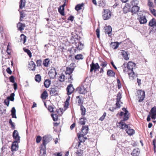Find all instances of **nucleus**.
I'll return each mask as SVG.
<instances>
[{"label":"nucleus","instance_id":"nucleus-11","mask_svg":"<svg viewBox=\"0 0 156 156\" xmlns=\"http://www.w3.org/2000/svg\"><path fill=\"white\" fill-rule=\"evenodd\" d=\"M13 136L15 140V141L20 142V137L17 130H15L14 131L13 133Z\"/></svg>","mask_w":156,"mask_h":156},{"label":"nucleus","instance_id":"nucleus-16","mask_svg":"<svg viewBox=\"0 0 156 156\" xmlns=\"http://www.w3.org/2000/svg\"><path fill=\"white\" fill-rule=\"evenodd\" d=\"M139 22L141 24H144L147 22V20L145 16H140V18H138Z\"/></svg>","mask_w":156,"mask_h":156},{"label":"nucleus","instance_id":"nucleus-51","mask_svg":"<svg viewBox=\"0 0 156 156\" xmlns=\"http://www.w3.org/2000/svg\"><path fill=\"white\" fill-rule=\"evenodd\" d=\"M65 76L63 75H61L59 77V80L61 82L64 81L65 78Z\"/></svg>","mask_w":156,"mask_h":156},{"label":"nucleus","instance_id":"nucleus-35","mask_svg":"<svg viewBox=\"0 0 156 156\" xmlns=\"http://www.w3.org/2000/svg\"><path fill=\"white\" fill-rule=\"evenodd\" d=\"M20 41L23 42V44H25L26 40V37L23 34H22L20 35Z\"/></svg>","mask_w":156,"mask_h":156},{"label":"nucleus","instance_id":"nucleus-6","mask_svg":"<svg viewBox=\"0 0 156 156\" xmlns=\"http://www.w3.org/2000/svg\"><path fill=\"white\" fill-rule=\"evenodd\" d=\"M87 89L83 86H80L76 88V90L80 94H85L87 93Z\"/></svg>","mask_w":156,"mask_h":156},{"label":"nucleus","instance_id":"nucleus-38","mask_svg":"<svg viewBox=\"0 0 156 156\" xmlns=\"http://www.w3.org/2000/svg\"><path fill=\"white\" fill-rule=\"evenodd\" d=\"M25 0H21L20 2V8L23 9L25 5Z\"/></svg>","mask_w":156,"mask_h":156},{"label":"nucleus","instance_id":"nucleus-63","mask_svg":"<svg viewBox=\"0 0 156 156\" xmlns=\"http://www.w3.org/2000/svg\"><path fill=\"white\" fill-rule=\"evenodd\" d=\"M107 63L106 62H102V63L101 64V66H102L103 67H106L107 65Z\"/></svg>","mask_w":156,"mask_h":156},{"label":"nucleus","instance_id":"nucleus-33","mask_svg":"<svg viewBox=\"0 0 156 156\" xmlns=\"http://www.w3.org/2000/svg\"><path fill=\"white\" fill-rule=\"evenodd\" d=\"M107 75L108 76L113 77L115 76V73L112 70L109 69L108 70Z\"/></svg>","mask_w":156,"mask_h":156},{"label":"nucleus","instance_id":"nucleus-8","mask_svg":"<svg viewBox=\"0 0 156 156\" xmlns=\"http://www.w3.org/2000/svg\"><path fill=\"white\" fill-rule=\"evenodd\" d=\"M48 75L50 79H53L55 78L57 75L55 69L53 68L51 69L48 72Z\"/></svg>","mask_w":156,"mask_h":156},{"label":"nucleus","instance_id":"nucleus-49","mask_svg":"<svg viewBox=\"0 0 156 156\" xmlns=\"http://www.w3.org/2000/svg\"><path fill=\"white\" fill-rule=\"evenodd\" d=\"M61 8H62V7H60V8L58 9V11L63 16L64 15V9L63 8V7H62V9H61Z\"/></svg>","mask_w":156,"mask_h":156},{"label":"nucleus","instance_id":"nucleus-13","mask_svg":"<svg viewBox=\"0 0 156 156\" xmlns=\"http://www.w3.org/2000/svg\"><path fill=\"white\" fill-rule=\"evenodd\" d=\"M135 63L131 62H129L127 64V68L128 71H131L133 70V69L135 67Z\"/></svg>","mask_w":156,"mask_h":156},{"label":"nucleus","instance_id":"nucleus-41","mask_svg":"<svg viewBox=\"0 0 156 156\" xmlns=\"http://www.w3.org/2000/svg\"><path fill=\"white\" fill-rule=\"evenodd\" d=\"M84 5L83 3L81 4H79L77 5L75 7V9L77 11H78L82 9V7Z\"/></svg>","mask_w":156,"mask_h":156},{"label":"nucleus","instance_id":"nucleus-57","mask_svg":"<svg viewBox=\"0 0 156 156\" xmlns=\"http://www.w3.org/2000/svg\"><path fill=\"white\" fill-rule=\"evenodd\" d=\"M117 82L118 88L119 89H120L121 87V84L119 80V79H117Z\"/></svg>","mask_w":156,"mask_h":156},{"label":"nucleus","instance_id":"nucleus-36","mask_svg":"<svg viewBox=\"0 0 156 156\" xmlns=\"http://www.w3.org/2000/svg\"><path fill=\"white\" fill-rule=\"evenodd\" d=\"M50 62L49 59H45L43 61V65L46 67H47L48 66V65Z\"/></svg>","mask_w":156,"mask_h":156},{"label":"nucleus","instance_id":"nucleus-21","mask_svg":"<svg viewBox=\"0 0 156 156\" xmlns=\"http://www.w3.org/2000/svg\"><path fill=\"white\" fill-rule=\"evenodd\" d=\"M36 65L33 61H31L29 63L28 67L30 70L34 71L35 70Z\"/></svg>","mask_w":156,"mask_h":156},{"label":"nucleus","instance_id":"nucleus-42","mask_svg":"<svg viewBox=\"0 0 156 156\" xmlns=\"http://www.w3.org/2000/svg\"><path fill=\"white\" fill-rule=\"evenodd\" d=\"M50 93L52 95H55L57 94V92L55 89L52 88L50 90Z\"/></svg>","mask_w":156,"mask_h":156},{"label":"nucleus","instance_id":"nucleus-64","mask_svg":"<svg viewBox=\"0 0 156 156\" xmlns=\"http://www.w3.org/2000/svg\"><path fill=\"white\" fill-rule=\"evenodd\" d=\"M48 110L51 112H53V108L52 106H49L48 108Z\"/></svg>","mask_w":156,"mask_h":156},{"label":"nucleus","instance_id":"nucleus-30","mask_svg":"<svg viewBox=\"0 0 156 156\" xmlns=\"http://www.w3.org/2000/svg\"><path fill=\"white\" fill-rule=\"evenodd\" d=\"M121 53L125 60H129V58L128 56V54L126 51H122Z\"/></svg>","mask_w":156,"mask_h":156},{"label":"nucleus","instance_id":"nucleus-24","mask_svg":"<svg viewBox=\"0 0 156 156\" xmlns=\"http://www.w3.org/2000/svg\"><path fill=\"white\" fill-rule=\"evenodd\" d=\"M140 9V7L137 6H133L132 8L131 12L132 13H136Z\"/></svg>","mask_w":156,"mask_h":156},{"label":"nucleus","instance_id":"nucleus-47","mask_svg":"<svg viewBox=\"0 0 156 156\" xmlns=\"http://www.w3.org/2000/svg\"><path fill=\"white\" fill-rule=\"evenodd\" d=\"M51 116L54 121H56L58 119V116L57 114H51Z\"/></svg>","mask_w":156,"mask_h":156},{"label":"nucleus","instance_id":"nucleus-53","mask_svg":"<svg viewBox=\"0 0 156 156\" xmlns=\"http://www.w3.org/2000/svg\"><path fill=\"white\" fill-rule=\"evenodd\" d=\"M24 51L27 53V54L30 57H31V53L30 51L29 50L27 49H25L24 50Z\"/></svg>","mask_w":156,"mask_h":156},{"label":"nucleus","instance_id":"nucleus-7","mask_svg":"<svg viewBox=\"0 0 156 156\" xmlns=\"http://www.w3.org/2000/svg\"><path fill=\"white\" fill-rule=\"evenodd\" d=\"M91 82V80L88 78H87L83 83L82 86L88 90L90 88Z\"/></svg>","mask_w":156,"mask_h":156},{"label":"nucleus","instance_id":"nucleus-1","mask_svg":"<svg viewBox=\"0 0 156 156\" xmlns=\"http://www.w3.org/2000/svg\"><path fill=\"white\" fill-rule=\"evenodd\" d=\"M51 139L50 135H45L43 137V145H41L40 147V153L41 156H46V145Z\"/></svg>","mask_w":156,"mask_h":156},{"label":"nucleus","instance_id":"nucleus-19","mask_svg":"<svg viewBox=\"0 0 156 156\" xmlns=\"http://www.w3.org/2000/svg\"><path fill=\"white\" fill-rule=\"evenodd\" d=\"M76 48L79 50H82L83 48V44L80 42L78 41L75 42Z\"/></svg>","mask_w":156,"mask_h":156},{"label":"nucleus","instance_id":"nucleus-58","mask_svg":"<svg viewBox=\"0 0 156 156\" xmlns=\"http://www.w3.org/2000/svg\"><path fill=\"white\" fill-rule=\"evenodd\" d=\"M4 103L5 105H6L8 106L9 103V100L7 98V99H5L4 101Z\"/></svg>","mask_w":156,"mask_h":156},{"label":"nucleus","instance_id":"nucleus-17","mask_svg":"<svg viewBox=\"0 0 156 156\" xmlns=\"http://www.w3.org/2000/svg\"><path fill=\"white\" fill-rule=\"evenodd\" d=\"M112 28L110 26L106 27L105 28V33L107 34L109 37L112 35Z\"/></svg>","mask_w":156,"mask_h":156},{"label":"nucleus","instance_id":"nucleus-15","mask_svg":"<svg viewBox=\"0 0 156 156\" xmlns=\"http://www.w3.org/2000/svg\"><path fill=\"white\" fill-rule=\"evenodd\" d=\"M151 118L153 119H156V107H154L152 108L151 111Z\"/></svg>","mask_w":156,"mask_h":156},{"label":"nucleus","instance_id":"nucleus-9","mask_svg":"<svg viewBox=\"0 0 156 156\" xmlns=\"http://www.w3.org/2000/svg\"><path fill=\"white\" fill-rule=\"evenodd\" d=\"M90 72H91L93 71L94 70L95 72L97 69H99L100 68L98 63H97L94 64L93 62V61H92L91 64L90 65Z\"/></svg>","mask_w":156,"mask_h":156},{"label":"nucleus","instance_id":"nucleus-60","mask_svg":"<svg viewBox=\"0 0 156 156\" xmlns=\"http://www.w3.org/2000/svg\"><path fill=\"white\" fill-rule=\"evenodd\" d=\"M96 33L98 38L100 37V30L99 28H97L96 30Z\"/></svg>","mask_w":156,"mask_h":156},{"label":"nucleus","instance_id":"nucleus-45","mask_svg":"<svg viewBox=\"0 0 156 156\" xmlns=\"http://www.w3.org/2000/svg\"><path fill=\"white\" fill-rule=\"evenodd\" d=\"M15 96V94L14 93H12L10 95L9 97H8L7 98V99H9V100H11L12 101H13L14 100V97Z\"/></svg>","mask_w":156,"mask_h":156},{"label":"nucleus","instance_id":"nucleus-23","mask_svg":"<svg viewBox=\"0 0 156 156\" xmlns=\"http://www.w3.org/2000/svg\"><path fill=\"white\" fill-rule=\"evenodd\" d=\"M131 6L129 4H127L123 8V11L124 13H127L130 11Z\"/></svg>","mask_w":156,"mask_h":156},{"label":"nucleus","instance_id":"nucleus-55","mask_svg":"<svg viewBox=\"0 0 156 156\" xmlns=\"http://www.w3.org/2000/svg\"><path fill=\"white\" fill-rule=\"evenodd\" d=\"M41 140V137L40 136H38L36 138V141L37 143H39Z\"/></svg>","mask_w":156,"mask_h":156},{"label":"nucleus","instance_id":"nucleus-50","mask_svg":"<svg viewBox=\"0 0 156 156\" xmlns=\"http://www.w3.org/2000/svg\"><path fill=\"white\" fill-rule=\"evenodd\" d=\"M150 10L151 13L155 16L156 17V10L152 8H150Z\"/></svg>","mask_w":156,"mask_h":156},{"label":"nucleus","instance_id":"nucleus-18","mask_svg":"<svg viewBox=\"0 0 156 156\" xmlns=\"http://www.w3.org/2000/svg\"><path fill=\"white\" fill-rule=\"evenodd\" d=\"M121 98L122 96L121 93L119 92L117 94V98H116L117 102L116 104V106L118 108H119L120 107V105L119 104V102L120 101V100L121 99Z\"/></svg>","mask_w":156,"mask_h":156},{"label":"nucleus","instance_id":"nucleus-31","mask_svg":"<svg viewBox=\"0 0 156 156\" xmlns=\"http://www.w3.org/2000/svg\"><path fill=\"white\" fill-rule=\"evenodd\" d=\"M11 115L12 118H16L17 117L16 115V110L14 107H13L11 110Z\"/></svg>","mask_w":156,"mask_h":156},{"label":"nucleus","instance_id":"nucleus-39","mask_svg":"<svg viewBox=\"0 0 156 156\" xmlns=\"http://www.w3.org/2000/svg\"><path fill=\"white\" fill-rule=\"evenodd\" d=\"M131 5H130L132 6H137L138 4V1L137 0H132L131 2Z\"/></svg>","mask_w":156,"mask_h":156},{"label":"nucleus","instance_id":"nucleus-29","mask_svg":"<svg viewBox=\"0 0 156 156\" xmlns=\"http://www.w3.org/2000/svg\"><path fill=\"white\" fill-rule=\"evenodd\" d=\"M86 121V119L85 118L83 117L80 119L79 122L80 124L82 125H84L85 124Z\"/></svg>","mask_w":156,"mask_h":156},{"label":"nucleus","instance_id":"nucleus-28","mask_svg":"<svg viewBox=\"0 0 156 156\" xmlns=\"http://www.w3.org/2000/svg\"><path fill=\"white\" fill-rule=\"evenodd\" d=\"M74 70V68H71L70 67H67L66 70V74H69L70 75L72 73Z\"/></svg>","mask_w":156,"mask_h":156},{"label":"nucleus","instance_id":"nucleus-20","mask_svg":"<svg viewBox=\"0 0 156 156\" xmlns=\"http://www.w3.org/2000/svg\"><path fill=\"white\" fill-rule=\"evenodd\" d=\"M140 154L139 150L137 148L134 149L131 153L132 156H138Z\"/></svg>","mask_w":156,"mask_h":156},{"label":"nucleus","instance_id":"nucleus-54","mask_svg":"<svg viewBox=\"0 0 156 156\" xmlns=\"http://www.w3.org/2000/svg\"><path fill=\"white\" fill-rule=\"evenodd\" d=\"M106 113L104 112L103 115L100 118L99 120L101 121L105 119V117L106 116Z\"/></svg>","mask_w":156,"mask_h":156},{"label":"nucleus","instance_id":"nucleus-43","mask_svg":"<svg viewBox=\"0 0 156 156\" xmlns=\"http://www.w3.org/2000/svg\"><path fill=\"white\" fill-rule=\"evenodd\" d=\"M35 80L38 82H39L41 79V76L39 74L36 75L35 77Z\"/></svg>","mask_w":156,"mask_h":156},{"label":"nucleus","instance_id":"nucleus-25","mask_svg":"<svg viewBox=\"0 0 156 156\" xmlns=\"http://www.w3.org/2000/svg\"><path fill=\"white\" fill-rule=\"evenodd\" d=\"M85 136V135H82V134H79V133H78V137L79 138V139L80 140V142H78V147H79L80 145V144L81 142H82L83 141H84V136Z\"/></svg>","mask_w":156,"mask_h":156},{"label":"nucleus","instance_id":"nucleus-12","mask_svg":"<svg viewBox=\"0 0 156 156\" xmlns=\"http://www.w3.org/2000/svg\"><path fill=\"white\" fill-rule=\"evenodd\" d=\"M20 142L14 141L12 145L11 150L12 151H16L18 149V143Z\"/></svg>","mask_w":156,"mask_h":156},{"label":"nucleus","instance_id":"nucleus-61","mask_svg":"<svg viewBox=\"0 0 156 156\" xmlns=\"http://www.w3.org/2000/svg\"><path fill=\"white\" fill-rule=\"evenodd\" d=\"M148 5L150 8H152L153 7V3L150 1V0H148Z\"/></svg>","mask_w":156,"mask_h":156},{"label":"nucleus","instance_id":"nucleus-5","mask_svg":"<svg viewBox=\"0 0 156 156\" xmlns=\"http://www.w3.org/2000/svg\"><path fill=\"white\" fill-rule=\"evenodd\" d=\"M111 13L108 9H104V12L103 15V18L104 20L108 19L111 16Z\"/></svg>","mask_w":156,"mask_h":156},{"label":"nucleus","instance_id":"nucleus-2","mask_svg":"<svg viewBox=\"0 0 156 156\" xmlns=\"http://www.w3.org/2000/svg\"><path fill=\"white\" fill-rule=\"evenodd\" d=\"M118 126L121 129L125 130L126 133L129 136H132L135 133L134 130L130 128V127L126 125V123L123 122H120L118 123Z\"/></svg>","mask_w":156,"mask_h":156},{"label":"nucleus","instance_id":"nucleus-40","mask_svg":"<svg viewBox=\"0 0 156 156\" xmlns=\"http://www.w3.org/2000/svg\"><path fill=\"white\" fill-rule=\"evenodd\" d=\"M51 84V81L50 80H46L44 83V85L45 87L47 88H48Z\"/></svg>","mask_w":156,"mask_h":156},{"label":"nucleus","instance_id":"nucleus-48","mask_svg":"<svg viewBox=\"0 0 156 156\" xmlns=\"http://www.w3.org/2000/svg\"><path fill=\"white\" fill-rule=\"evenodd\" d=\"M9 123L11 125V128L12 129H15V126L14 124V123L12 122L11 119L9 120Z\"/></svg>","mask_w":156,"mask_h":156},{"label":"nucleus","instance_id":"nucleus-3","mask_svg":"<svg viewBox=\"0 0 156 156\" xmlns=\"http://www.w3.org/2000/svg\"><path fill=\"white\" fill-rule=\"evenodd\" d=\"M136 95L138 98L139 99V102H141L144 99L145 97V92L144 91L142 90H139L137 91Z\"/></svg>","mask_w":156,"mask_h":156},{"label":"nucleus","instance_id":"nucleus-44","mask_svg":"<svg viewBox=\"0 0 156 156\" xmlns=\"http://www.w3.org/2000/svg\"><path fill=\"white\" fill-rule=\"evenodd\" d=\"M80 109L81 111V115H84L85 114L86 109L82 105L80 106Z\"/></svg>","mask_w":156,"mask_h":156},{"label":"nucleus","instance_id":"nucleus-37","mask_svg":"<svg viewBox=\"0 0 156 156\" xmlns=\"http://www.w3.org/2000/svg\"><path fill=\"white\" fill-rule=\"evenodd\" d=\"M48 95L46 91H44L41 95V97L43 99H45L48 97Z\"/></svg>","mask_w":156,"mask_h":156},{"label":"nucleus","instance_id":"nucleus-22","mask_svg":"<svg viewBox=\"0 0 156 156\" xmlns=\"http://www.w3.org/2000/svg\"><path fill=\"white\" fill-rule=\"evenodd\" d=\"M149 25L151 27H156V20L153 18L149 22Z\"/></svg>","mask_w":156,"mask_h":156},{"label":"nucleus","instance_id":"nucleus-4","mask_svg":"<svg viewBox=\"0 0 156 156\" xmlns=\"http://www.w3.org/2000/svg\"><path fill=\"white\" fill-rule=\"evenodd\" d=\"M122 109L124 111V112H121L119 115L120 116H124L123 120V121H125L128 119L129 114L128 111L125 108H123Z\"/></svg>","mask_w":156,"mask_h":156},{"label":"nucleus","instance_id":"nucleus-62","mask_svg":"<svg viewBox=\"0 0 156 156\" xmlns=\"http://www.w3.org/2000/svg\"><path fill=\"white\" fill-rule=\"evenodd\" d=\"M10 81L12 83H14L15 82L14 78L13 76H11L9 78Z\"/></svg>","mask_w":156,"mask_h":156},{"label":"nucleus","instance_id":"nucleus-52","mask_svg":"<svg viewBox=\"0 0 156 156\" xmlns=\"http://www.w3.org/2000/svg\"><path fill=\"white\" fill-rule=\"evenodd\" d=\"M76 98L78 99V103L79 104H83V101L81 100V98H80V96H77L76 97Z\"/></svg>","mask_w":156,"mask_h":156},{"label":"nucleus","instance_id":"nucleus-10","mask_svg":"<svg viewBox=\"0 0 156 156\" xmlns=\"http://www.w3.org/2000/svg\"><path fill=\"white\" fill-rule=\"evenodd\" d=\"M74 90L73 87V85L72 84H70L66 88V90L67 92V94L69 95L72 94Z\"/></svg>","mask_w":156,"mask_h":156},{"label":"nucleus","instance_id":"nucleus-46","mask_svg":"<svg viewBox=\"0 0 156 156\" xmlns=\"http://www.w3.org/2000/svg\"><path fill=\"white\" fill-rule=\"evenodd\" d=\"M75 58L76 59H82L83 58V57L82 55L79 54L75 56Z\"/></svg>","mask_w":156,"mask_h":156},{"label":"nucleus","instance_id":"nucleus-27","mask_svg":"<svg viewBox=\"0 0 156 156\" xmlns=\"http://www.w3.org/2000/svg\"><path fill=\"white\" fill-rule=\"evenodd\" d=\"M128 72L130 79L131 80H133L135 76V74L133 70H132L131 71H128Z\"/></svg>","mask_w":156,"mask_h":156},{"label":"nucleus","instance_id":"nucleus-14","mask_svg":"<svg viewBox=\"0 0 156 156\" xmlns=\"http://www.w3.org/2000/svg\"><path fill=\"white\" fill-rule=\"evenodd\" d=\"M88 126H82L81 129V134L82 135H86L88 132Z\"/></svg>","mask_w":156,"mask_h":156},{"label":"nucleus","instance_id":"nucleus-34","mask_svg":"<svg viewBox=\"0 0 156 156\" xmlns=\"http://www.w3.org/2000/svg\"><path fill=\"white\" fill-rule=\"evenodd\" d=\"M119 44L116 42H112L111 44V46L114 49L117 48L119 47Z\"/></svg>","mask_w":156,"mask_h":156},{"label":"nucleus","instance_id":"nucleus-59","mask_svg":"<svg viewBox=\"0 0 156 156\" xmlns=\"http://www.w3.org/2000/svg\"><path fill=\"white\" fill-rule=\"evenodd\" d=\"M70 98V97L69 96L66 99V101L65 102V105L67 106L69 105V101Z\"/></svg>","mask_w":156,"mask_h":156},{"label":"nucleus","instance_id":"nucleus-26","mask_svg":"<svg viewBox=\"0 0 156 156\" xmlns=\"http://www.w3.org/2000/svg\"><path fill=\"white\" fill-rule=\"evenodd\" d=\"M17 27L18 29L20 31H22L24 29V28L25 27V25L24 24H23L20 22H19L17 24Z\"/></svg>","mask_w":156,"mask_h":156},{"label":"nucleus","instance_id":"nucleus-56","mask_svg":"<svg viewBox=\"0 0 156 156\" xmlns=\"http://www.w3.org/2000/svg\"><path fill=\"white\" fill-rule=\"evenodd\" d=\"M42 61L41 60H37L36 62V64L37 66H41Z\"/></svg>","mask_w":156,"mask_h":156},{"label":"nucleus","instance_id":"nucleus-32","mask_svg":"<svg viewBox=\"0 0 156 156\" xmlns=\"http://www.w3.org/2000/svg\"><path fill=\"white\" fill-rule=\"evenodd\" d=\"M83 154V150H78L75 153V156H82Z\"/></svg>","mask_w":156,"mask_h":156}]
</instances>
